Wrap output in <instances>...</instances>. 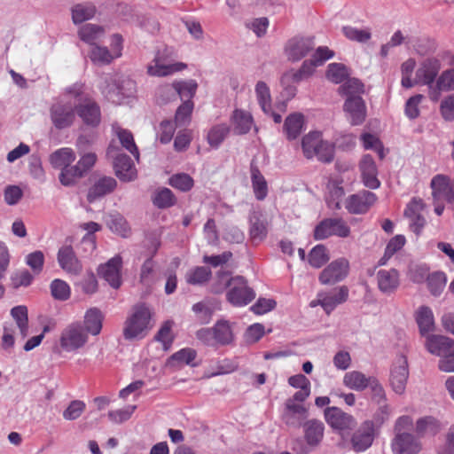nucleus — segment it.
Listing matches in <instances>:
<instances>
[{"mask_svg":"<svg viewBox=\"0 0 454 454\" xmlns=\"http://www.w3.org/2000/svg\"><path fill=\"white\" fill-rule=\"evenodd\" d=\"M217 278L220 284L215 286V293H222L227 286V301L233 306L244 307L250 303L255 297L254 291L248 286L247 280L240 276L230 278L229 273L218 271Z\"/></svg>","mask_w":454,"mask_h":454,"instance_id":"nucleus-1","label":"nucleus"},{"mask_svg":"<svg viewBox=\"0 0 454 454\" xmlns=\"http://www.w3.org/2000/svg\"><path fill=\"white\" fill-rule=\"evenodd\" d=\"M151 319L152 311L147 305L139 303L133 306L124 323V339L128 340L143 339L153 327Z\"/></svg>","mask_w":454,"mask_h":454,"instance_id":"nucleus-2","label":"nucleus"},{"mask_svg":"<svg viewBox=\"0 0 454 454\" xmlns=\"http://www.w3.org/2000/svg\"><path fill=\"white\" fill-rule=\"evenodd\" d=\"M301 148L307 159L317 157L318 160L329 163L334 157L333 144L324 140L319 131H310L305 135L301 140Z\"/></svg>","mask_w":454,"mask_h":454,"instance_id":"nucleus-3","label":"nucleus"},{"mask_svg":"<svg viewBox=\"0 0 454 454\" xmlns=\"http://www.w3.org/2000/svg\"><path fill=\"white\" fill-rule=\"evenodd\" d=\"M76 100L72 102L67 96L53 103L49 109L50 120L59 130L70 128L76 119Z\"/></svg>","mask_w":454,"mask_h":454,"instance_id":"nucleus-4","label":"nucleus"},{"mask_svg":"<svg viewBox=\"0 0 454 454\" xmlns=\"http://www.w3.org/2000/svg\"><path fill=\"white\" fill-rule=\"evenodd\" d=\"M196 336L207 346L229 345L234 339L231 324L225 319L218 320L213 327L200 329Z\"/></svg>","mask_w":454,"mask_h":454,"instance_id":"nucleus-5","label":"nucleus"},{"mask_svg":"<svg viewBox=\"0 0 454 454\" xmlns=\"http://www.w3.org/2000/svg\"><path fill=\"white\" fill-rule=\"evenodd\" d=\"M89 340V335L80 321L66 325L59 336V345L66 352H74L82 348Z\"/></svg>","mask_w":454,"mask_h":454,"instance_id":"nucleus-6","label":"nucleus"},{"mask_svg":"<svg viewBox=\"0 0 454 454\" xmlns=\"http://www.w3.org/2000/svg\"><path fill=\"white\" fill-rule=\"evenodd\" d=\"M350 234V228L341 218H326L321 221L314 230V239H325L331 236L347 238Z\"/></svg>","mask_w":454,"mask_h":454,"instance_id":"nucleus-7","label":"nucleus"},{"mask_svg":"<svg viewBox=\"0 0 454 454\" xmlns=\"http://www.w3.org/2000/svg\"><path fill=\"white\" fill-rule=\"evenodd\" d=\"M327 424L342 436L348 434L356 426V419L338 407H328L325 410Z\"/></svg>","mask_w":454,"mask_h":454,"instance_id":"nucleus-8","label":"nucleus"},{"mask_svg":"<svg viewBox=\"0 0 454 454\" xmlns=\"http://www.w3.org/2000/svg\"><path fill=\"white\" fill-rule=\"evenodd\" d=\"M168 50L159 51L147 67V73L152 76L163 77L183 71L187 65L183 62L170 63L168 60Z\"/></svg>","mask_w":454,"mask_h":454,"instance_id":"nucleus-9","label":"nucleus"},{"mask_svg":"<svg viewBox=\"0 0 454 454\" xmlns=\"http://www.w3.org/2000/svg\"><path fill=\"white\" fill-rule=\"evenodd\" d=\"M96 160L95 153H85L75 165L71 166V168H67L59 174L60 183L65 186L73 185L76 179L83 176L94 166Z\"/></svg>","mask_w":454,"mask_h":454,"instance_id":"nucleus-10","label":"nucleus"},{"mask_svg":"<svg viewBox=\"0 0 454 454\" xmlns=\"http://www.w3.org/2000/svg\"><path fill=\"white\" fill-rule=\"evenodd\" d=\"M425 208L426 205L421 199L413 198L403 211L404 220L416 235H419L426 225L427 221L423 215Z\"/></svg>","mask_w":454,"mask_h":454,"instance_id":"nucleus-11","label":"nucleus"},{"mask_svg":"<svg viewBox=\"0 0 454 454\" xmlns=\"http://www.w3.org/2000/svg\"><path fill=\"white\" fill-rule=\"evenodd\" d=\"M376 436L375 425L371 420L364 421L351 437L352 449L356 452H364L372 445Z\"/></svg>","mask_w":454,"mask_h":454,"instance_id":"nucleus-12","label":"nucleus"},{"mask_svg":"<svg viewBox=\"0 0 454 454\" xmlns=\"http://www.w3.org/2000/svg\"><path fill=\"white\" fill-rule=\"evenodd\" d=\"M376 201L377 196L375 193L363 190L348 196L345 200L344 207L348 213L360 215L366 213Z\"/></svg>","mask_w":454,"mask_h":454,"instance_id":"nucleus-13","label":"nucleus"},{"mask_svg":"<svg viewBox=\"0 0 454 454\" xmlns=\"http://www.w3.org/2000/svg\"><path fill=\"white\" fill-rule=\"evenodd\" d=\"M314 46L313 37L295 36L288 40L285 52L289 60L296 62L307 56Z\"/></svg>","mask_w":454,"mask_h":454,"instance_id":"nucleus-14","label":"nucleus"},{"mask_svg":"<svg viewBox=\"0 0 454 454\" xmlns=\"http://www.w3.org/2000/svg\"><path fill=\"white\" fill-rule=\"evenodd\" d=\"M349 263L348 260L340 258L333 261L319 275V281L323 285H333L342 281L348 273Z\"/></svg>","mask_w":454,"mask_h":454,"instance_id":"nucleus-15","label":"nucleus"},{"mask_svg":"<svg viewBox=\"0 0 454 454\" xmlns=\"http://www.w3.org/2000/svg\"><path fill=\"white\" fill-rule=\"evenodd\" d=\"M348 297V289L342 286L329 292L317 294V302L326 314H330L339 304L345 302Z\"/></svg>","mask_w":454,"mask_h":454,"instance_id":"nucleus-16","label":"nucleus"},{"mask_svg":"<svg viewBox=\"0 0 454 454\" xmlns=\"http://www.w3.org/2000/svg\"><path fill=\"white\" fill-rule=\"evenodd\" d=\"M57 260L59 267L67 274L79 275L82 270V264L77 258L72 246H62L57 254Z\"/></svg>","mask_w":454,"mask_h":454,"instance_id":"nucleus-17","label":"nucleus"},{"mask_svg":"<svg viewBox=\"0 0 454 454\" xmlns=\"http://www.w3.org/2000/svg\"><path fill=\"white\" fill-rule=\"evenodd\" d=\"M308 415V411L301 403L286 401L282 412L284 423L291 427L298 428L304 424Z\"/></svg>","mask_w":454,"mask_h":454,"instance_id":"nucleus-18","label":"nucleus"},{"mask_svg":"<svg viewBox=\"0 0 454 454\" xmlns=\"http://www.w3.org/2000/svg\"><path fill=\"white\" fill-rule=\"evenodd\" d=\"M76 102V114L88 125L96 127L101 120L100 108L98 104L90 98L78 99Z\"/></svg>","mask_w":454,"mask_h":454,"instance_id":"nucleus-19","label":"nucleus"},{"mask_svg":"<svg viewBox=\"0 0 454 454\" xmlns=\"http://www.w3.org/2000/svg\"><path fill=\"white\" fill-rule=\"evenodd\" d=\"M121 257L120 255H115L106 263L99 266L98 275L101 276L113 288L117 289L121 285Z\"/></svg>","mask_w":454,"mask_h":454,"instance_id":"nucleus-20","label":"nucleus"},{"mask_svg":"<svg viewBox=\"0 0 454 454\" xmlns=\"http://www.w3.org/2000/svg\"><path fill=\"white\" fill-rule=\"evenodd\" d=\"M434 200L444 199L448 202L454 200V179L445 175L435 176L430 184Z\"/></svg>","mask_w":454,"mask_h":454,"instance_id":"nucleus-21","label":"nucleus"},{"mask_svg":"<svg viewBox=\"0 0 454 454\" xmlns=\"http://www.w3.org/2000/svg\"><path fill=\"white\" fill-rule=\"evenodd\" d=\"M114 168L116 176L122 182H131L137 178V168L132 160L124 153L114 156Z\"/></svg>","mask_w":454,"mask_h":454,"instance_id":"nucleus-22","label":"nucleus"},{"mask_svg":"<svg viewBox=\"0 0 454 454\" xmlns=\"http://www.w3.org/2000/svg\"><path fill=\"white\" fill-rule=\"evenodd\" d=\"M359 168L362 176V182L364 186L370 189L380 187V182L378 179V169L376 164L370 154H364L359 163Z\"/></svg>","mask_w":454,"mask_h":454,"instance_id":"nucleus-23","label":"nucleus"},{"mask_svg":"<svg viewBox=\"0 0 454 454\" xmlns=\"http://www.w3.org/2000/svg\"><path fill=\"white\" fill-rule=\"evenodd\" d=\"M197 88L198 84L196 81L190 79L184 81H175L173 83L163 84L160 91V93L165 90L170 91L172 95H178L184 102L185 100H191L193 98Z\"/></svg>","mask_w":454,"mask_h":454,"instance_id":"nucleus-24","label":"nucleus"},{"mask_svg":"<svg viewBox=\"0 0 454 454\" xmlns=\"http://www.w3.org/2000/svg\"><path fill=\"white\" fill-rule=\"evenodd\" d=\"M344 110L348 114L352 125H359L365 120L366 107L360 96L347 98Z\"/></svg>","mask_w":454,"mask_h":454,"instance_id":"nucleus-25","label":"nucleus"},{"mask_svg":"<svg viewBox=\"0 0 454 454\" xmlns=\"http://www.w3.org/2000/svg\"><path fill=\"white\" fill-rule=\"evenodd\" d=\"M454 90V68L443 71L437 78L434 85L430 86L429 98L432 101L437 102L441 98L442 91Z\"/></svg>","mask_w":454,"mask_h":454,"instance_id":"nucleus-26","label":"nucleus"},{"mask_svg":"<svg viewBox=\"0 0 454 454\" xmlns=\"http://www.w3.org/2000/svg\"><path fill=\"white\" fill-rule=\"evenodd\" d=\"M303 427L304 440L311 447H318L323 441L325 426L321 420L309 419L304 422Z\"/></svg>","mask_w":454,"mask_h":454,"instance_id":"nucleus-27","label":"nucleus"},{"mask_svg":"<svg viewBox=\"0 0 454 454\" xmlns=\"http://www.w3.org/2000/svg\"><path fill=\"white\" fill-rule=\"evenodd\" d=\"M426 346L430 353L442 356V358L450 352H454V341L442 335L428 336Z\"/></svg>","mask_w":454,"mask_h":454,"instance_id":"nucleus-28","label":"nucleus"},{"mask_svg":"<svg viewBox=\"0 0 454 454\" xmlns=\"http://www.w3.org/2000/svg\"><path fill=\"white\" fill-rule=\"evenodd\" d=\"M77 34L81 41L92 47L105 37L106 28L98 24L87 23L79 27Z\"/></svg>","mask_w":454,"mask_h":454,"instance_id":"nucleus-29","label":"nucleus"},{"mask_svg":"<svg viewBox=\"0 0 454 454\" xmlns=\"http://www.w3.org/2000/svg\"><path fill=\"white\" fill-rule=\"evenodd\" d=\"M249 234L254 242L262 241L268 234V220L260 211H254L250 215Z\"/></svg>","mask_w":454,"mask_h":454,"instance_id":"nucleus-30","label":"nucleus"},{"mask_svg":"<svg viewBox=\"0 0 454 454\" xmlns=\"http://www.w3.org/2000/svg\"><path fill=\"white\" fill-rule=\"evenodd\" d=\"M126 83L129 87V91L124 90L122 86L116 84L115 81L112 84L101 85L100 89L109 101L114 104H121L124 98L129 97L132 93L134 89V82L132 81L127 80Z\"/></svg>","mask_w":454,"mask_h":454,"instance_id":"nucleus-31","label":"nucleus"},{"mask_svg":"<svg viewBox=\"0 0 454 454\" xmlns=\"http://www.w3.org/2000/svg\"><path fill=\"white\" fill-rule=\"evenodd\" d=\"M231 121L233 125L234 132L237 135L247 134L254 127V119L252 114L242 109H236L231 116Z\"/></svg>","mask_w":454,"mask_h":454,"instance_id":"nucleus-32","label":"nucleus"},{"mask_svg":"<svg viewBox=\"0 0 454 454\" xmlns=\"http://www.w3.org/2000/svg\"><path fill=\"white\" fill-rule=\"evenodd\" d=\"M117 185L114 177L103 176L95 182L88 192V200L92 202L97 199L112 192Z\"/></svg>","mask_w":454,"mask_h":454,"instance_id":"nucleus-33","label":"nucleus"},{"mask_svg":"<svg viewBox=\"0 0 454 454\" xmlns=\"http://www.w3.org/2000/svg\"><path fill=\"white\" fill-rule=\"evenodd\" d=\"M441 69V63L438 59H426L421 67L417 70L418 78L429 87L434 84L439 71Z\"/></svg>","mask_w":454,"mask_h":454,"instance_id":"nucleus-34","label":"nucleus"},{"mask_svg":"<svg viewBox=\"0 0 454 454\" xmlns=\"http://www.w3.org/2000/svg\"><path fill=\"white\" fill-rule=\"evenodd\" d=\"M72 21L74 25L92 20L97 13V7L91 2H82L71 7Z\"/></svg>","mask_w":454,"mask_h":454,"instance_id":"nucleus-35","label":"nucleus"},{"mask_svg":"<svg viewBox=\"0 0 454 454\" xmlns=\"http://www.w3.org/2000/svg\"><path fill=\"white\" fill-rule=\"evenodd\" d=\"M74 160L75 153L69 147L58 149L50 155V163L54 168L61 169L60 173H63L67 168H71L70 164Z\"/></svg>","mask_w":454,"mask_h":454,"instance_id":"nucleus-36","label":"nucleus"},{"mask_svg":"<svg viewBox=\"0 0 454 454\" xmlns=\"http://www.w3.org/2000/svg\"><path fill=\"white\" fill-rule=\"evenodd\" d=\"M103 314L97 308L88 309L84 315L83 327L86 333L89 335H98L102 330L103 325Z\"/></svg>","mask_w":454,"mask_h":454,"instance_id":"nucleus-37","label":"nucleus"},{"mask_svg":"<svg viewBox=\"0 0 454 454\" xmlns=\"http://www.w3.org/2000/svg\"><path fill=\"white\" fill-rule=\"evenodd\" d=\"M304 127V117L301 114L294 113L289 114L284 122V132L288 140L296 139L301 133Z\"/></svg>","mask_w":454,"mask_h":454,"instance_id":"nucleus-38","label":"nucleus"},{"mask_svg":"<svg viewBox=\"0 0 454 454\" xmlns=\"http://www.w3.org/2000/svg\"><path fill=\"white\" fill-rule=\"evenodd\" d=\"M373 376L367 377L359 371H351L345 373L343 377V384L349 389L355 391H363L368 387L370 381Z\"/></svg>","mask_w":454,"mask_h":454,"instance_id":"nucleus-39","label":"nucleus"},{"mask_svg":"<svg viewBox=\"0 0 454 454\" xmlns=\"http://www.w3.org/2000/svg\"><path fill=\"white\" fill-rule=\"evenodd\" d=\"M112 129L115 136L119 138L122 147L129 151L137 160H139V152L135 144L132 133L125 129H122L118 124H114Z\"/></svg>","mask_w":454,"mask_h":454,"instance_id":"nucleus-40","label":"nucleus"},{"mask_svg":"<svg viewBox=\"0 0 454 454\" xmlns=\"http://www.w3.org/2000/svg\"><path fill=\"white\" fill-rule=\"evenodd\" d=\"M231 131V128L227 123H218L213 125L207 131V141L208 145L217 149L225 140Z\"/></svg>","mask_w":454,"mask_h":454,"instance_id":"nucleus-41","label":"nucleus"},{"mask_svg":"<svg viewBox=\"0 0 454 454\" xmlns=\"http://www.w3.org/2000/svg\"><path fill=\"white\" fill-rule=\"evenodd\" d=\"M251 182L255 198L263 200L268 194V184L256 166L251 165Z\"/></svg>","mask_w":454,"mask_h":454,"instance_id":"nucleus-42","label":"nucleus"},{"mask_svg":"<svg viewBox=\"0 0 454 454\" xmlns=\"http://www.w3.org/2000/svg\"><path fill=\"white\" fill-rule=\"evenodd\" d=\"M377 278L379 288L383 293H392L397 286V271L395 269L379 270Z\"/></svg>","mask_w":454,"mask_h":454,"instance_id":"nucleus-43","label":"nucleus"},{"mask_svg":"<svg viewBox=\"0 0 454 454\" xmlns=\"http://www.w3.org/2000/svg\"><path fill=\"white\" fill-rule=\"evenodd\" d=\"M88 56L90 61L97 66H106L115 59L111 54L109 48L99 43L90 47Z\"/></svg>","mask_w":454,"mask_h":454,"instance_id":"nucleus-44","label":"nucleus"},{"mask_svg":"<svg viewBox=\"0 0 454 454\" xmlns=\"http://www.w3.org/2000/svg\"><path fill=\"white\" fill-rule=\"evenodd\" d=\"M421 450V442L412 434H399V454H419Z\"/></svg>","mask_w":454,"mask_h":454,"instance_id":"nucleus-45","label":"nucleus"},{"mask_svg":"<svg viewBox=\"0 0 454 454\" xmlns=\"http://www.w3.org/2000/svg\"><path fill=\"white\" fill-rule=\"evenodd\" d=\"M441 430L440 422L432 416H427L416 422V433L419 436L435 435Z\"/></svg>","mask_w":454,"mask_h":454,"instance_id":"nucleus-46","label":"nucleus"},{"mask_svg":"<svg viewBox=\"0 0 454 454\" xmlns=\"http://www.w3.org/2000/svg\"><path fill=\"white\" fill-rule=\"evenodd\" d=\"M11 315L20 331L22 339H25L28 334V318L27 309L26 306H16L11 309Z\"/></svg>","mask_w":454,"mask_h":454,"instance_id":"nucleus-47","label":"nucleus"},{"mask_svg":"<svg viewBox=\"0 0 454 454\" xmlns=\"http://www.w3.org/2000/svg\"><path fill=\"white\" fill-rule=\"evenodd\" d=\"M255 94L257 98V101L264 112V114H269L271 111V97L270 88L264 82H258L255 85Z\"/></svg>","mask_w":454,"mask_h":454,"instance_id":"nucleus-48","label":"nucleus"},{"mask_svg":"<svg viewBox=\"0 0 454 454\" xmlns=\"http://www.w3.org/2000/svg\"><path fill=\"white\" fill-rule=\"evenodd\" d=\"M417 323L422 334L428 333L434 329V316L431 309L422 307L417 314Z\"/></svg>","mask_w":454,"mask_h":454,"instance_id":"nucleus-49","label":"nucleus"},{"mask_svg":"<svg viewBox=\"0 0 454 454\" xmlns=\"http://www.w3.org/2000/svg\"><path fill=\"white\" fill-rule=\"evenodd\" d=\"M210 269L204 266H198L190 270L186 274V281L191 285H202L211 277Z\"/></svg>","mask_w":454,"mask_h":454,"instance_id":"nucleus-50","label":"nucleus"},{"mask_svg":"<svg viewBox=\"0 0 454 454\" xmlns=\"http://www.w3.org/2000/svg\"><path fill=\"white\" fill-rule=\"evenodd\" d=\"M361 140L365 150H373L378 153L380 160L384 159L386 156V150L380 140L375 135L367 132L363 133L361 135Z\"/></svg>","mask_w":454,"mask_h":454,"instance_id":"nucleus-51","label":"nucleus"},{"mask_svg":"<svg viewBox=\"0 0 454 454\" xmlns=\"http://www.w3.org/2000/svg\"><path fill=\"white\" fill-rule=\"evenodd\" d=\"M329 260L326 247L322 245L314 247L309 254V262L314 268H320Z\"/></svg>","mask_w":454,"mask_h":454,"instance_id":"nucleus-52","label":"nucleus"},{"mask_svg":"<svg viewBox=\"0 0 454 454\" xmlns=\"http://www.w3.org/2000/svg\"><path fill=\"white\" fill-rule=\"evenodd\" d=\"M51 295L54 299L59 301H67L69 299L71 294V289L69 285L62 280L56 278L50 286Z\"/></svg>","mask_w":454,"mask_h":454,"instance_id":"nucleus-53","label":"nucleus"},{"mask_svg":"<svg viewBox=\"0 0 454 454\" xmlns=\"http://www.w3.org/2000/svg\"><path fill=\"white\" fill-rule=\"evenodd\" d=\"M342 32L348 40L357 43H366L372 37L369 28L359 29L351 26H345L342 27Z\"/></svg>","mask_w":454,"mask_h":454,"instance_id":"nucleus-54","label":"nucleus"},{"mask_svg":"<svg viewBox=\"0 0 454 454\" xmlns=\"http://www.w3.org/2000/svg\"><path fill=\"white\" fill-rule=\"evenodd\" d=\"M176 203V197L168 188L157 191L153 197V204L159 208H167Z\"/></svg>","mask_w":454,"mask_h":454,"instance_id":"nucleus-55","label":"nucleus"},{"mask_svg":"<svg viewBox=\"0 0 454 454\" xmlns=\"http://www.w3.org/2000/svg\"><path fill=\"white\" fill-rule=\"evenodd\" d=\"M347 67L340 63H331L327 67L326 77L334 83H340L348 77Z\"/></svg>","mask_w":454,"mask_h":454,"instance_id":"nucleus-56","label":"nucleus"},{"mask_svg":"<svg viewBox=\"0 0 454 454\" xmlns=\"http://www.w3.org/2000/svg\"><path fill=\"white\" fill-rule=\"evenodd\" d=\"M193 110L192 100H185L176 110L175 122L176 126H185L190 122Z\"/></svg>","mask_w":454,"mask_h":454,"instance_id":"nucleus-57","label":"nucleus"},{"mask_svg":"<svg viewBox=\"0 0 454 454\" xmlns=\"http://www.w3.org/2000/svg\"><path fill=\"white\" fill-rule=\"evenodd\" d=\"M169 184L181 191V192H188L190 191L194 184L193 179L185 173L175 174L169 178Z\"/></svg>","mask_w":454,"mask_h":454,"instance_id":"nucleus-58","label":"nucleus"},{"mask_svg":"<svg viewBox=\"0 0 454 454\" xmlns=\"http://www.w3.org/2000/svg\"><path fill=\"white\" fill-rule=\"evenodd\" d=\"M339 91L347 98L360 96L364 91V85L358 79L350 78L340 86Z\"/></svg>","mask_w":454,"mask_h":454,"instance_id":"nucleus-59","label":"nucleus"},{"mask_svg":"<svg viewBox=\"0 0 454 454\" xmlns=\"http://www.w3.org/2000/svg\"><path fill=\"white\" fill-rule=\"evenodd\" d=\"M107 224L114 232L122 237H127L129 234L128 223L121 215H111Z\"/></svg>","mask_w":454,"mask_h":454,"instance_id":"nucleus-60","label":"nucleus"},{"mask_svg":"<svg viewBox=\"0 0 454 454\" xmlns=\"http://www.w3.org/2000/svg\"><path fill=\"white\" fill-rule=\"evenodd\" d=\"M446 284V277L442 272H434L427 277V286L434 295H438L443 290Z\"/></svg>","mask_w":454,"mask_h":454,"instance_id":"nucleus-61","label":"nucleus"},{"mask_svg":"<svg viewBox=\"0 0 454 454\" xmlns=\"http://www.w3.org/2000/svg\"><path fill=\"white\" fill-rule=\"evenodd\" d=\"M172 325L173 323L170 321L165 322L160 330L158 331L155 339L159 342L162 343L165 349H168L170 348L172 342H173V333H172Z\"/></svg>","mask_w":454,"mask_h":454,"instance_id":"nucleus-62","label":"nucleus"},{"mask_svg":"<svg viewBox=\"0 0 454 454\" xmlns=\"http://www.w3.org/2000/svg\"><path fill=\"white\" fill-rule=\"evenodd\" d=\"M329 196L326 199L328 207L332 209H340V200L344 196V189L333 184L329 187Z\"/></svg>","mask_w":454,"mask_h":454,"instance_id":"nucleus-63","label":"nucleus"},{"mask_svg":"<svg viewBox=\"0 0 454 454\" xmlns=\"http://www.w3.org/2000/svg\"><path fill=\"white\" fill-rule=\"evenodd\" d=\"M85 403L80 400L72 401L63 411V418L67 420L77 419L84 411Z\"/></svg>","mask_w":454,"mask_h":454,"instance_id":"nucleus-64","label":"nucleus"}]
</instances>
